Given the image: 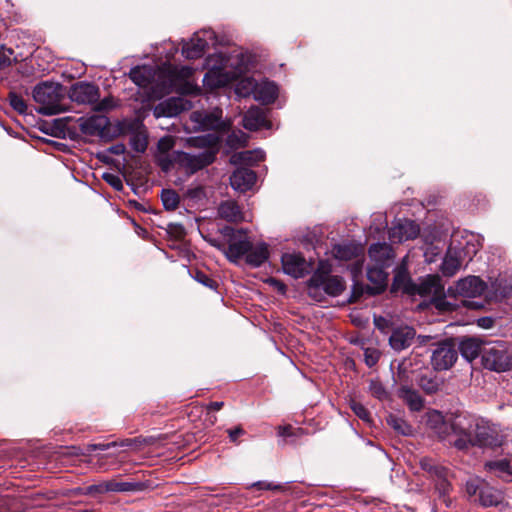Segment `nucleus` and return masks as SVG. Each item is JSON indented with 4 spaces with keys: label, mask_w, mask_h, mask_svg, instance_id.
<instances>
[{
    "label": "nucleus",
    "mask_w": 512,
    "mask_h": 512,
    "mask_svg": "<svg viewBox=\"0 0 512 512\" xmlns=\"http://www.w3.org/2000/svg\"><path fill=\"white\" fill-rule=\"evenodd\" d=\"M32 96L40 105L38 112L43 115H55L63 111V86L59 83L41 82L34 87Z\"/></svg>",
    "instance_id": "f257e3e1"
},
{
    "label": "nucleus",
    "mask_w": 512,
    "mask_h": 512,
    "mask_svg": "<svg viewBox=\"0 0 512 512\" xmlns=\"http://www.w3.org/2000/svg\"><path fill=\"white\" fill-rule=\"evenodd\" d=\"M309 296L315 301L321 302L326 295L337 297L345 290V281L337 275H327L316 271L307 283Z\"/></svg>",
    "instance_id": "f03ea898"
},
{
    "label": "nucleus",
    "mask_w": 512,
    "mask_h": 512,
    "mask_svg": "<svg viewBox=\"0 0 512 512\" xmlns=\"http://www.w3.org/2000/svg\"><path fill=\"white\" fill-rule=\"evenodd\" d=\"M474 418L471 415H455L452 417L448 424L450 436L445 441L459 450L470 448Z\"/></svg>",
    "instance_id": "7ed1b4c3"
},
{
    "label": "nucleus",
    "mask_w": 512,
    "mask_h": 512,
    "mask_svg": "<svg viewBox=\"0 0 512 512\" xmlns=\"http://www.w3.org/2000/svg\"><path fill=\"white\" fill-rule=\"evenodd\" d=\"M478 251V244L467 241L464 247L458 248L451 244L443 258L441 272L446 277L454 276L461 268L465 259L471 261Z\"/></svg>",
    "instance_id": "20e7f679"
},
{
    "label": "nucleus",
    "mask_w": 512,
    "mask_h": 512,
    "mask_svg": "<svg viewBox=\"0 0 512 512\" xmlns=\"http://www.w3.org/2000/svg\"><path fill=\"white\" fill-rule=\"evenodd\" d=\"M482 363L486 369L504 372L512 366V356L503 342H490L483 345Z\"/></svg>",
    "instance_id": "39448f33"
},
{
    "label": "nucleus",
    "mask_w": 512,
    "mask_h": 512,
    "mask_svg": "<svg viewBox=\"0 0 512 512\" xmlns=\"http://www.w3.org/2000/svg\"><path fill=\"white\" fill-rule=\"evenodd\" d=\"M471 440V447L479 448H496L503 443V437L495 425L477 417L474 418Z\"/></svg>",
    "instance_id": "423d86ee"
},
{
    "label": "nucleus",
    "mask_w": 512,
    "mask_h": 512,
    "mask_svg": "<svg viewBox=\"0 0 512 512\" xmlns=\"http://www.w3.org/2000/svg\"><path fill=\"white\" fill-rule=\"evenodd\" d=\"M431 365L436 371L450 369L458 359V350L453 339H445L434 345Z\"/></svg>",
    "instance_id": "0eeeda50"
},
{
    "label": "nucleus",
    "mask_w": 512,
    "mask_h": 512,
    "mask_svg": "<svg viewBox=\"0 0 512 512\" xmlns=\"http://www.w3.org/2000/svg\"><path fill=\"white\" fill-rule=\"evenodd\" d=\"M252 90L254 99L261 102L262 104L273 103L278 96V87L272 81H262L260 83L253 84V81L247 79L242 81L237 86V91L246 96Z\"/></svg>",
    "instance_id": "6e6552de"
},
{
    "label": "nucleus",
    "mask_w": 512,
    "mask_h": 512,
    "mask_svg": "<svg viewBox=\"0 0 512 512\" xmlns=\"http://www.w3.org/2000/svg\"><path fill=\"white\" fill-rule=\"evenodd\" d=\"M215 158V152L211 150H204L198 154H190L183 151L176 153L177 164L185 168L189 173H195L207 167L214 162Z\"/></svg>",
    "instance_id": "1a4fd4ad"
},
{
    "label": "nucleus",
    "mask_w": 512,
    "mask_h": 512,
    "mask_svg": "<svg viewBox=\"0 0 512 512\" xmlns=\"http://www.w3.org/2000/svg\"><path fill=\"white\" fill-rule=\"evenodd\" d=\"M486 288V283L479 277L468 276L458 280L453 287H449L448 294L474 298L483 294Z\"/></svg>",
    "instance_id": "9d476101"
},
{
    "label": "nucleus",
    "mask_w": 512,
    "mask_h": 512,
    "mask_svg": "<svg viewBox=\"0 0 512 512\" xmlns=\"http://www.w3.org/2000/svg\"><path fill=\"white\" fill-rule=\"evenodd\" d=\"M283 272L293 278H303L312 269L309 263L300 253H285L281 257Z\"/></svg>",
    "instance_id": "9b49d317"
},
{
    "label": "nucleus",
    "mask_w": 512,
    "mask_h": 512,
    "mask_svg": "<svg viewBox=\"0 0 512 512\" xmlns=\"http://www.w3.org/2000/svg\"><path fill=\"white\" fill-rule=\"evenodd\" d=\"M419 232V226L414 221L400 219L389 229L388 236L392 243H402L415 239Z\"/></svg>",
    "instance_id": "f8f14e48"
},
{
    "label": "nucleus",
    "mask_w": 512,
    "mask_h": 512,
    "mask_svg": "<svg viewBox=\"0 0 512 512\" xmlns=\"http://www.w3.org/2000/svg\"><path fill=\"white\" fill-rule=\"evenodd\" d=\"M69 97L79 104H94L99 99V88L92 83L78 82L71 87Z\"/></svg>",
    "instance_id": "ddd939ff"
},
{
    "label": "nucleus",
    "mask_w": 512,
    "mask_h": 512,
    "mask_svg": "<svg viewBox=\"0 0 512 512\" xmlns=\"http://www.w3.org/2000/svg\"><path fill=\"white\" fill-rule=\"evenodd\" d=\"M80 131L87 136H103L110 121L104 115H92L78 119Z\"/></svg>",
    "instance_id": "4468645a"
},
{
    "label": "nucleus",
    "mask_w": 512,
    "mask_h": 512,
    "mask_svg": "<svg viewBox=\"0 0 512 512\" xmlns=\"http://www.w3.org/2000/svg\"><path fill=\"white\" fill-rule=\"evenodd\" d=\"M387 266L372 264L367 268V278L374 284V287H366L367 293L376 295L383 292L387 285L388 273L385 271Z\"/></svg>",
    "instance_id": "2eb2a0df"
},
{
    "label": "nucleus",
    "mask_w": 512,
    "mask_h": 512,
    "mask_svg": "<svg viewBox=\"0 0 512 512\" xmlns=\"http://www.w3.org/2000/svg\"><path fill=\"white\" fill-rule=\"evenodd\" d=\"M256 173L248 168H238L230 176V184L236 191L246 192L250 190L255 182Z\"/></svg>",
    "instance_id": "dca6fc26"
},
{
    "label": "nucleus",
    "mask_w": 512,
    "mask_h": 512,
    "mask_svg": "<svg viewBox=\"0 0 512 512\" xmlns=\"http://www.w3.org/2000/svg\"><path fill=\"white\" fill-rule=\"evenodd\" d=\"M251 243L252 242L247 237H233L230 239L228 246L223 248V252L229 261L238 263L240 259L246 257L247 252H249L251 248Z\"/></svg>",
    "instance_id": "f3484780"
},
{
    "label": "nucleus",
    "mask_w": 512,
    "mask_h": 512,
    "mask_svg": "<svg viewBox=\"0 0 512 512\" xmlns=\"http://www.w3.org/2000/svg\"><path fill=\"white\" fill-rule=\"evenodd\" d=\"M243 126L247 130L257 131L261 128H269L270 123L267 120L265 111L260 107L253 106L244 114Z\"/></svg>",
    "instance_id": "a211bd4d"
},
{
    "label": "nucleus",
    "mask_w": 512,
    "mask_h": 512,
    "mask_svg": "<svg viewBox=\"0 0 512 512\" xmlns=\"http://www.w3.org/2000/svg\"><path fill=\"white\" fill-rule=\"evenodd\" d=\"M414 337L415 330L412 327H398L392 331L389 343L395 351H402L412 344Z\"/></svg>",
    "instance_id": "6ab92c4d"
},
{
    "label": "nucleus",
    "mask_w": 512,
    "mask_h": 512,
    "mask_svg": "<svg viewBox=\"0 0 512 512\" xmlns=\"http://www.w3.org/2000/svg\"><path fill=\"white\" fill-rule=\"evenodd\" d=\"M369 257L374 264L387 266L389 267L391 261L394 257V252L392 247L383 242V243H374L369 247L368 250Z\"/></svg>",
    "instance_id": "aec40b11"
},
{
    "label": "nucleus",
    "mask_w": 512,
    "mask_h": 512,
    "mask_svg": "<svg viewBox=\"0 0 512 512\" xmlns=\"http://www.w3.org/2000/svg\"><path fill=\"white\" fill-rule=\"evenodd\" d=\"M186 109V101L180 97H171L159 103L154 110L157 117H174Z\"/></svg>",
    "instance_id": "412c9836"
},
{
    "label": "nucleus",
    "mask_w": 512,
    "mask_h": 512,
    "mask_svg": "<svg viewBox=\"0 0 512 512\" xmlns=\"http://www.w3.org/2000/svg\"><path fill=\"white\" fill-rule=\"evenodd\" d=\"M209 47L208 41L195 33L193 37L182 46V55L187 59H198L203 56Z\"/></svg>",
    "instance_id": "4be33fe9"
},
{
    "label": "nucleus",
    "mask_w": 512,
    "mask_h": 512,
    "mask_svg": "<svg viewBox=\"0 0 512 512\" xmlns=\"http://www.w3.org/2000/svg\"><path fill=\"white\" fill-rule=\"evenodd\" d=\"M483 343L479 338H462L458 344V352L468 362L473 361L479 355L482 356Z\"/></svg>",
    "instance_id": "5701e85b"
},
{
    "label": "nucleus",
    "mask_w": 512,
    "mask_h": 512,
    "mask_svg": "<svg viewBox=\"0 0 512 512\" xmlns=\"http://www.w3.org/2000/svg\"><path fill=\"white\" fill-rule=\"evenodd\" d=\"M269 258L268 245L265 242L251 243V248L245 257L248 266L257 268L264 264Z\"/></svg>",
    "instance_id": "b1692460"
},
{
    "label": "nucleus",
    "mask_w": 512,
    "mask_h": 512,
    "mask_svg": "<svg viewBox=\"0 0 512 512\" xmlns=\"http://www.w3.org/2000/svg\"><path fill=\"white\" fill-rule=\"evenodd\" d=\"M230 82L229 73L221 68H211L203 78V84L210 90L226 86Z\"/></svg>",
    "instance_id": "393cba45"
},
{
    "label": "nucleus",
    "mask_w": 512,
    "mask_h": 512,
    "mask_svg": "<svg viewBox=\"0 0 512 512\" xmlns=\"http://www.w3.org/2000/svg\"><path fill=\"white\" fill-rule=\"evenodd\" d=\"M427 424L435 431L440 440L444 441L450 436L448 432L449 421H445L442 413L439 411L433 410L427 414Z\"/></svg>",
    "instance_id": "a878e982"
},
{
    "label": "nucleus",
    "mask_w": 512,
    "mask_h": 512,
    "mask_svg": "<svg viewBox=\"0 0 512 512\" xmlns=\"http://www.w3.org/2000/svg\"><path fill=\"white\" fill-rule=\"evenodd\" d=\"M219 217L233 223H238L243 220V213L234 200H226L220 203L218 207Z\"/></svg>",
    "instance_id": "bb28decb"
},
{
    "label": "nucleus",
    "mask_w": 512,
    "mask_h": 512,
    "mask_svg": "<svg viewBox=\"0 0 512 512\" xmlns=\"http://www.w3.org/2000/svg\"><path fill=\"white\" fill-rule=\"evenodd\" d=\"M504 497L500 490L483 485L479 489V502L484 507L499 506L503 503Z\"/></svg>",
    "instance_id": "cd10ccee"
},
{
    "label": "nucleus",
    "mask_w": 512,
    "mask_h": 512,
    "mask_svg": "<svg viewBox=\"0 0 512 512\" xmlns=\"http://www.w3.org/2000/svg\"><path fill=\"white\" fill-rule=\"evenodd\" d=\"M398 396L407 404L411 411L418 412L424 406V400L420 394L408 386H401L398 390Z\"/></svg>",
    "instance_id": "c85d7f7f"
},
{
    "label": "nucleus",
    "mask_w": 512,
    "mask_h": 512,
    "mask_svg": "<svg viewBox=\"0 0 512 512\" xmlns=\"http://www.w3.org/2000/svg\"><path fill=\"white\" fill-rule=\"evenodd\" d=\"M412 283L407 268L403 265V267H399L396 270V273L393 278V283L391 286L392 292L402 291L403 293H411L412 292Z\"/></svg>",
    "instance_id": "c756f323"
},
{
    "label": "nucleus",
    "mask_w": 512,
    "mask_h": 512,
    "mask_svg": "<svg viewBox=\"0 0 512 512\" xmlns=\"http://www.w3.org/2000/svg\"><path fill=\"white\" fill-rule=\"evenodd\" d=\"M265 158V153L260 149L247 150L236 153L232 156L234 164L254 165Z\"/></svg>",
    "instance_id": "7c9ffc66"
},
{
    "label": "nucleus",
    "mask_w": 512,
    "mask_h": 512,
    "mask_svg": "<svg viewBox=\"0 0 512 512\" xmlns=\"http://www.w3.org/2000/svg\"><path fill=\"white\" fill-rule=\"evenodd\" d=\"M129 78L139 87H147L151 79V69L147 66H135L130 69Z\"/></svg>",
    "instance_id": "2f4dec72"
},
{
    "label": "nucleus",
    "mask_w": 512,
    "mask_h": 512,
    "mask_svg": "<svg viewBox=\"0 0 512 512\" xmlns=\"http://www.w3.org/2000/svg\"><path fill=\"white\" fill-rule=\"evenodd\" d=\"M117 442H118L117 447H124L131 451L138 452V451L142 450L143 447L154 444L155 438L154 437L138 436L135 438L122 439Z\"/></svg>",
    "instance_id": "473e14b6"
},
{
    "label": "nucleus",
    "mask_w": 512,
    "mask_h": 512,
    "mask_svg": "<svg viewBox=\"0 0 512 512\" xmlns=\"http://www.w3.org/2000/svg\"><path fill=\"white\" fill-rule=\"evenodd\" d=\"M485 469L497 477L512 476V467L506 459L487 462Z\"/></svg>",
    "instance_id": "72a5a7b5"
},
{
    "label": "nucleus",
    "mask_w": 512,
    "mask_h": 512,
    "mask_svg": "<svg viewBox=\"0 0 512 512\" xmlns=\"http://www.w3.org/2000/svg\"><path fill=\"white\" fill-rule=\"evenodd\" d=\"M333 256L336 259L348 261L358 255V247L354 244H337L332 249Z\"/></svg>",
    "instance_id": "f704fd0d"
},
{
    "label": "nucleus",
    "mask_w": 512,
    "mask_h": 512,
    "mask_svg": "<svg viewBox=\"0 0 512 512\" xmlns=\"http://www.w3.org/2000/svg\"><path fill=\"white\" fill-rule=\"evenodd\" d=\"M435 489L439 494V498L446 505H450L449 494L452 489L451 484L448 480V470L444 475L438 476L435 479Z\"/></svg>",
    "instance_id": "c9c22d12"
},
{
    "label": "nucleus",
    "mask_w": 512,
    "mask_h": 512,
    "mask_svg": "<svg viewBox=\"0 0 512 512\" xmlns=\"http://www.w3.org/2000/svg\"><path fill=\"white\" fill-rule=\"evenodd\" d=\"M417 384L425 393L433 394L439 390L441 381L432 374H422L419 376Z\"/></svg>",
    "instance_id": "e433bc0d"
},
{
    "label": "nucleus",
    "mask_w": 512,
    "mask_h": 512,
    "mask_svg": "<svg viewBox=\"0 0 512 512\" xmlns=\"http://www.w3.org/2000/svg\"><path fill=\"white\" fill-rule=\"evenodd\" d=\"M142 486L139 482L106 481L107 492L139 491L142 489Z\"/></svg>",
    "instance_id": "4c0bfd02"
},
{
    "label": "nucleus",
    "mask_w": 512,
    "mask_h": 512,
    "mask_svg": "<svg viewBox=\"0 0 512 512\" xmlns=\"http://www.w3.org/2000/svg\"><path fill=\"white\" fill-rule=\"evenodd\" d=\"M421 469L427 472L432 478L444 475L447 469L444 466L437 464L433 459L423 457L419 461Z\"/></svg>",
    "instance_id": "58836bf2"
},
{
    "label": "nucleus",
    "mask_w": 512,
    "mask_h": 512,
    "mask_svg": "<svg viewBox=\"0 0 512 512\" xmlns=\"http://www.w3.org/2000/svg\"><path fill=\"white\" fill-rule=\"evenodd\" d=\"M161 200L166 210L173 211L178 207L180 197L173 189H163L161 192Z\"/></svg>",
    "instance_id": "ea45409f"
},
{
    "label": "nucleus",
    "mask_w": 512,
    "mask_h": 512,
    "mask_svg": "<svg viewBox=\"0 0 512 512\" xmlns=\"http://www.w3.org/2000/svg\"><path fill=\"white\" fill-rule=\"evenodd\" d=\"M387 423L391 428H393L397 433L401 435L407 436L412 433V427L400 417L389 415L387 418Z\"/></svg>",
    "instance_id": "a19ab883"
},
{
    "label": "nucleus",
    "mask_w": 512,
    "mask_h": 512,
    "mask_svg": "<svg viewBox=\"0 0 512 512\" xmlns=\"http://www.w3.org/2000/svg\"><path fill=\"white\" fill-rule=\"evenodd\" d=\"M277 435L283 438H301L307 435V430L301 427L293 428L291 425H283L277 428Z\"/></svg>",
    "instance_id": "79ce46f5"
},
{
    "label": "nucleus",
    "mask_w": 512,
    "mask_h": 512,
    "mask_svg": "<svg viewBox=\"0 0 512 512\" xmlns=\"http://www.w3.org/2000/svg\"><path fill=\"white\" fill-rule=\"evenodd\" d=\"M8 101L11 107L19 114H27L28 106L24 98L14 91H10L8 94Z\"/></svg>",
    "instance_id": "37998d69"
},
{
    "label": "nucleus",
    "mask_w": 512,
    "mask_h": 512,
    "mask_svg": "<svg viewBox=\"0 0 512 512\" xmlns=\"http://www.w3.org/2000/svg\"><path fill=\"white\" fill-rule=\"evenodd\" d=\"M178 151H173L172 153H164L157 155V163L161 167L164 172H168L176 162V153Z\"/></svg>",
    "instance_id": "c03bdc74"
},
{
    "label": "nucleus",
    "mask_w": 512,
    "mask_h": 512,
    "mask_svg": "<svg viewBox=\"0 0 512 512\" xmlns=\"http://www.w3.org/2000/svg\"><path fill=\"white\" fill-rule=\"evenodd\" d=\"M194 279L199 282L200 284L212 289L216 290L218 287V284L215 280H213L209 275H207L205 272L201 270H196L194 272Z\"/></svg>",
    "instance_id": "a18cd8bd"
},
{
    "label": "nucleus",
    "mask_w": 512,
    "mask_h": 512,
    "mask_svg": "<svg viewBox=\"0 0 512 512\" xmlns=\"http://www.w3.org/2000/svg\"><path fill=\"white\" fill-rule=\"evenodd\" d=\"M350 407L358 418H360L361 420H363L365 422L371 421L370 412L362 403L357 402V401H352L350 404Z\"/></svg>",
    "instance_id": "49530a36"
},
{
    "label": "nucleus",
    "mask_w": 512,
    "mask_h": 512,
    "mask_svg": "<svg viewBox=\"0 0 512 512\" xmlns=\"http://www.w3.org/2000/svg\"><path fill=\"white\" fill-rule=\"evenodd\" d=\"M186 196L195 203L202 202L206 198L204 187L197 185L186 191Z\"/></svg>",
    "instance_id": "de8ad7c7"
},
{
    "label": "nucleus",
    "mask_w": 512,
    "mask_h": 512,
    "mask_svg": "<svg viewBox=\"0 0 512 512\" xmlns=\"http://www.w3.org/2000/svg\"><path fill=\"white\" fill-rule=\"evenodd\" d=\"M369 390L372 393V395L378 398L379 400H383L388 397V393L385 387L379 381L372 380L369 384Z\"/></svg>",
    "instance_id": "09e8293b"
},
{
    "label": "nucleus",
    "mask_w": 512,
    "mask_h": 512,
    "mask_svg": "<svg viewBox=\"0 0 512 512\" xmlns=\"http://www.w3.org/2000/svg\"><path fill=\"white\" fill-rule=\"evenodd\" d=\"M130 145L136 152L143 153L147 148V141L142 135L135 134L130 139Z\"/></svg>",
    "instance_id": "8fccbe9b"
},
{
    "label": "nucleus",
    "mask_w": 512,
    "mask_h": 512,
    "mask_svg": "<svg viewBox=\"0 0 512 512\" xmlns=\"http://www.w3.org/2000/svg\"><path fill=\"white\" fill-rule=\"evenodd\" d=\"M103 179L106 183H108L115 190L121 191L123 189V182L117 174L104 173Z\"/></svg>",
    "instance_id": "3c124183"
},
{
    "label": "nucleus",
    "mask_w": 512,
    "mask_h": 512,
    "mask_svg": "<svg viewBox=\"0 0 512 512\" xmlns=\"http://www.w3.org/2000/svg\"><path fill=\"white\" fill-rule=\"evenodd\" d=\"M107 492L106 481L92 484L84 488V494L90 496L101 495Z\"/></svg>",
    "instance_id": "603ef678"
},
{
    "label": "nucleus",
    "mask_w": 512,
    "mask_h": 512,
    "mask_svg": "<svg viewBox=\"0 0 512 512\" xmlns=\"http://www.w3.org/2000/svg\"><path fill=\"white\" fill-rule=\"evenodd\" d=\"M174 141L171 137H163L158 141V154L170 153L173 148Z\"/></svg>",
    "instance_id": "864d4df0"
},
{
    "label": "nucleus",
    "mask_w": 512,
    "mask_h": 512,
    "mask_svg": "<svg viewBox=\"0 0 512 512\" xmlns=\"http://www.w3.org/2000/svg\"><path fill=\"white\" fill-rule=\"evenodd\" d=\"M435 307L441 311H454L456 309V307L458 306L457 304L455 303H451L449 302L448 300H446L445 298H439V299H436L435 302Z\"/></svg>",
    "instance_id": "5fc2aeb1"
},
{
    "label": "nucleus",
    "mask_w": 512,
    "mask_h": 512,
    "mask_svg": "<svg viewBox=\"0 0 512 512\" xmlns=\"http://www.w3.org/2000/svg\"><path fill=\"white\" fill-rule=\"evenodd\" d=\"M252 487H255L259 490H282L283 486L281 484H274L267 481H257L252 484Z\"/></svg>",
    "instance_id": "6e6d98bb"
},
{
    "label": "nucleus",
    "mask_w": 512,
    "mask_h": 512,
    "mask_svg": "<svg viewBox=\"0 0 512 512\" xmlns=\"http://www.w3.org/2000/svg\"><path fill=\"white\" fill-rule=\"evenodd\" d=\"M13 51L11 49H0V69L5 68L11 64V56Z\"/></svg>",
    "instance_id": "4d7b16f0"
},
{
    "label": "nucleus",
    "mask_w": 512,
    "mask_h": 512,
    "mask_svg": "<svg viewBox=\"0 0 512 512\" xmlns=\"http://www.w3.org/2000/svg\"><path fill=\"white\" fill-rule=\"evenodd\" d=\"M112 107H113V99L106 97L99 102L97 101L94 109L96 111H106V110L111 109Z\"/></svg>",
    "instance_id": "13d9d810"
},
{
    "label": "nucleus",
    "mask_w": 512,
    "mask_h": 512,
    "mask_svg": "<svg viewBox=\"0 0 512 512\" xmlns=\"http://www.w3.org/2000/svg\"><path fill=\"white\" fill-rule=\"evenodd\" d=\"M378 360L379 355L376 350H373L371 352L369 350L365 351V362L369 367L374 366L378 362Z\"/></svg>",
    "instance_id": "bf43d9fd"
},
{
    "label": "nucleus",
    "mask_w": 512,
    "mask_h": 512,
    "mask_svg": "<svg viewBox=\"0 0 512 512\" xmlns=\"http://www.w3.org/2000/svg\"><path fill=\"white\" fill-rule=\"evenodd\" d=\"M118 446V442L117 441H113V442H109V443H97V444H92L90 445V449L92 450H101V451H105V450H108L112 447H117Z\"/></svg>",
    "instance_id": "052dcab7"
},
{
    "label": "nucleus",
    "mask_w": 512,
    "mask_h": 512,
    "mask_svg": "<svg viewBox=\"0 0 512 512\" xmlns=\"http://www.w3.org/2000/svg\"><path fill=\"white\" fill-rule=\"evenodd\" d=\"M244 433H245V431L240 426L228 430V435H229L230 441L233 443H236L238 440V437L241 435H244Z\"/></svg>",
    "instance_id": "680f3d73"
},
{
    "label": "nucleus",
    "mask_w": 512,
    "mask_h": 512,
    "mask_svg": "<svg viewBox=\"0 0 512 512\" xmlns=\"http://www.w3.org/2000/svg\"><path fill=\"white\" fill-rule=\"evenodd\" d=\"M223 406H224V402H222V401L210 402L207 405V410L209 412H215V411H219L220 409H222Z\"/></svg>",
    "instance_id": "e2e57ef3"
},
{
    "label": "nucleus",
    "mask_w": 512,
    "mask_h": 512,
    "mask_svg": "<svg viewBox=\"0 0 512 512\" xmlns=\"http://www.w3.org/2000/svg\"><path fill=\"white\" fill-rule=\"evenodd\" d=\"M125 146L123 144H116V145H113L110 147L109 151L112 153V154H115V155H120V154H123L125 152Z\"/></svg>",
    "instance_id": "0e129e2a"
},
{
    "label": "nucleus",
    "mask_w": 512,
    "mask_h": 512,
    "mask_svg": "<svg viewBox=\"0 0 512 512\" xmlns=\"http://www.w3.org/2000/svg\"><path fill=\"white\" fill-rule=\"evenodd\" d=\"M361 294H362V289L359 288L357 284H355L353 286L352 296L350 298V301L355 302L360 297Z\"/></svg>",
    "instance_id": "69168bd1"
},
{
    "label": "nucleus",
    "mask_w": 512,
    "mask_h": 512,
    "mask_svg": "<svg viewBox=\"0 0 512 512\" xmlns=\"http://www.w3.org/2000/svg\"><path fill=\"white\" fill-rule=\"evenodd\" d=\"M479 489L480 487H478L477 485H475L474 483H467V492L470 494V495H474L476 494L477 492L479 493Z\"/></svg>",
    "instance_id": "338daca9"
},
{
    "label": "nucleus",
    "mask_w": 512,
    "mask_h": 512,
    "mask_svg": "<svg viewBox=\"0 0 512 512\" xmlns=\"http://www.w3.org/2000/svg\"><path fill=\"white\" fill-rule=\"evenodd\" d=\"M180 73L183 77H189L192 74V69L189 67H183Z\"/></svg>",
    "instance_id": "774afa93"
}]
</instances>
